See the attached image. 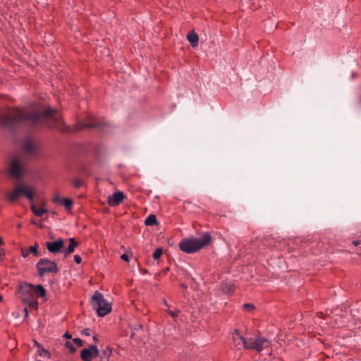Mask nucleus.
<instances>
[{
    "label": "nucleus",
    "mask_w": 361,
    "mask_h": 361,
    "mask_svg": "<svg viewBox=\"0 0 361 361\" xmlns=\"http://www.w3.org/2000/svg\"><path fill=\"white\" fill-rule=\"evenodd\" d=\"M11 112L12 115L4 114L0 117V123L10 130L27 126L30 128L46 127L67 131L66 128L59 127L61 123L64 125V123L55 115L56 110L53 108H42L35 104L28 108L14 107Z\"/></svg>",
    "instance_id": "f257e3e1"
},
{
    "label": "nucleus",
    "mask_w": 361,
    "mask_h": 361,
    "mask_svg": "<svg viewBox=\"0 0 361 361\" xmlns=\"http://www.w3.org/2000/svg\"><path fill=\"white\" fill-rule=\"evenodd\" d=\"M233 340L235 347L239 349L243 347L245 349L255 350L258 353L267 348H269L271 342L264 337L260 336L255 338H245L239 333L238 329H235L233 333Z\"/></svg>",
    "instance_id": "f03ea898"
},
{
    "label": "nucleus",
    "mask_w": 361,
    "mask_h": 361,
    "mask_svg": "<svg viewBox=\"0 0 361 361\" xmlns=\"http://www.w3.org/2000/svg\"><path fill=\"white\" fill-rule=\"evenodd\" d=\"M212 235L204 232L200 238H185L179 243V248L185 253H194L212 243Z\"/></svg>",
    "instance_id": "7ed1b4c3"
},
{
    "label": "nucleus",
    "mask_w": 361,
    "mask_h": 361,
    "mask_svg": "<svg viewBox=\"0 0 361 361\" xmlns=\"http://www.w3.org/2000/svg\"><path fill=\"white\" fill-rule=\"evenodd\" d=\"M91 304L99 317H104L111 310V304L107 302L104 295L97 290L92 296Z\"/></svg>",
    "instance_id": "20e7f679"
},
{
    "label": "nucleus",
    "mask_w": 361,
    "mask_h": 361,
    "mask_svg": "<svg viewBox=\"0 0 361 361\" xmlns=\"http://www.w3.org/2000/svg\"><path fill=\"white\" fill-rule=\"evenodd\" d=\"M35 195V191L33 187H26L20 185L15 188L14 190L8 195L7 198L10 202H15L20 196H25L27 200L32 202Z\"/></svg>",
    "instance_id": "39448f33"
},
{
    "label": "nucleus",
    "mask_w": 361,
    "mask_h": 361,
    "mask_svg": "<svg viewBox=\"0 0 361 361\" xmlns=\"http://www.w3.org/2000/svg\"><path fill=\"white\" fill-rule=\"evenodd\" d=\"M36 267L38 271V275L42 277L45 274H57L59 269L56 263L47 258H41L37 263Z\"/></svg>",
    "instance_id": "423d86ee"
},
{
    "label": "nucleus",
    "mask_w": 361,
    "mask_h": 361,
    "mask_svg": "<svg viewBox=\"0 0 361 361\" xmlns=\"http://www.w3.org/2000/svg\"><path fill=\"white\" fill-rule=\"evenodd\" d=\"M35 285L25 281H20L18 285V293L20 294L21 298H33L35 293Z\"/></svg>",
    "instance_id": "0eeeda50"
},
{
    "label": "nucleus",
    "mask_w": 361,
    "mask_h": 361,
    "mask_svg": "<svg viewBox=\"0 0 361 361\" xmlns=\"http://www.w3.org/2000/svg\"><path fill=\"white\" fill-rule=\"evenodd\" d=\"M46 247L49 252L56 254L63 252L64 241L62 238H59L54 242H47Z\"/></svg>",
    "instance_id": "6e6552de"
},
{
    "label": "nucleus",
    "mask_w": 361,
    "mask_h": 361,
    "mask_svg": "<svg viewBox=\"0 0 361 361\" xmlns=\"http://www.w3.org/2000/svg\"><path fill=\"white\" fill-rule=\"evenodd\" d=\"M101 126V123L95 118H90L85 121H79L75 126V130L77 131L82 130L86 128H97Z\"/></svg>",
    "instance_id": "1a4fd4ad"
},
{
    "label": "nucleus",
    "mask_w": 361,
    "mask_h": 361,
    "mask_svg": "<svg viewBox=\"0 0 361 361\" xmlns=\"http://www.w3.org/2000/svg\"><path fill=\"white\" fill-rule=\"evenodd\" d=\"M126 196L123 192L117 191L108 197V204L111 207L118 206L125 199Z\"/></svg>",
    "instance_id": "9d476101"
},
{
    "label": "nucleus",
    "mask_w": 361,
    "mask_h": 361,
    "mask_svg": "<svg viewBox=\"0 0 361 361\" xmlns=\"http://www.w3.org/2000/svg\"><path fill=\"white\" fill-rule=\"evenodd\" d=\"M9 174L11 177L19 178L23 175V170L18 160L14 159L10 164Z\"/></svg>",
    "instance_id": "9b49d317"
},
{
    "label": "nucleus",
    "mask_w": 361,
    "mask_h": 361,
    "mask_svg": "<svg viewBox=\"0 0 361 361\" xmlns=\"http://www.w3.org/2000/svg\"><path fill=\"white\" fill-rule=\"evenodd\" d=\"M79 245V243H78L74 238H69V245L68 247L63 250L65 254V257L68 256L71 253H73L75 250V248Z\"/></svg>",
    "instance_id": "f8f14e48"
},
{
    "label": "nucleus",
    "mask_w": 361,
    "mask_h": 361,
    "mask_svg": "<svg viewBox=\"0 0 361 361\" xmlns=\"http://www.w3.org/2000/svg\"><path fill=\"white\" fill-rule=\"evenodd\" d=\"M187 39H188V40L189 41V42L190 43L191 46L193 48L197 47L199 37H198V35L194 30L190 31L188 34Z\"/></svg>",
    "instance_id": "ddd939ff"
},
{
    "label": "nucleus",
    "mask_w": 361,
    "mask_h": 361,
    "mask_svg": "<svg viewBox=\"0 0 361 361\" xmlns=\"http://www.w3.org/2000/svg\"><path fill=\"white\" fill-rule=\"evenodd\" d=\"M35 293H34V296H36V297H40V298H45L46 295H47V293H46V290L45 288L43 287L42 285H40V284H38V285H36L35 287Z\"/></svg>",
    "instance_id": "4468645a"
},
{
    "label": "nucleus",
    "mask_w": 361,
    "mask_h": 361,
    "mask_svg": "<svg viewBox=\"0 0 361 361\" xmlns=\"http://www.w3.org/2000/svg\"><path fill=\"white\" fill-rule=\"evenodd\" d=\"M31 210L33 214L39 217L42 216L44 214L47 213V210L44 208H37L34 204L30 206Z\"/></svg>",
    "instance_id": "2eb2a0df"
},
{
    "label": "nucleus",
    "mask_w": 361,
    "mask_h": 361,
    "mask_svg": "<svg viewBox=\"0 0 361 361\" xmlns=\"http://www.w3.org/2000/svg\"><path fill=\"white\" fill-rule=\"evenodd\" d=\"M80 357L83 361H92V353L90 347L88 348H84L81 350Z\"/></svg>",
    "instance_id": "dca6fc26"
},
{
    "label": "nucleus",
    "mask_w": 361,
    "mask_h": 361,
    "mask_svg": "<svg viewBox=\"0 0 361 361\" xmlns=\"http://www.w3.org/2000/svg\"><path fill=\"white\" fill-rule=\"evenodd\" d=\"M221 288L224 293H232L235 290V286L233 283H224L221 285Z\"/></svg>",
    "instance_id": "f3484780"
},
{
    "label": "nucleus",
    "mask_w": 361,
    "mask_h": 361,
    "mask_svg": "<svg viewBox=\"0 0 361 361\" xmlns=\"http://www.w3.org/2000/svg\"><path fill=\"white\" fill-rule=\"evenodd\" d=\"M146 226H154L158 224L157 216L154 214L149 215L145 220Z\"/></svg>",
    "instance_id": "a211bd4d"
},
{
    "label": "nucleus",
    "mask_w": 361,
    "mask_h": 361,
    "mask_svg": "<svg viewBox=\"0 0 361 361\" xmlns=\"http://www.w3.org/2000/svg\"><path fill=\"white\" fill-rule=\"evenodd\" d=\"M23 149L25 152L32 153L35 150V145L30 141H27L23 144Z\"/></svg>",
    "instance_id": "6ab92c4d"
},
{
    "label": "nucleus",
    "mask_w": 361,
    "mask_h": 361,
    "mask_svg": "<svg viewBox=\"0 0 361 361\" xmlns=\"http://www.w3.org/2000/svg\"><path fill=\"white\" fill-rule=\"evenodd\" d=\"M22 300L24 303L27 304L30 307L37 308L38 302L37 300L32 299V298H23Z\"/></svg>",
    "instance_id": "aec40b11"
},
{
    "label": "nucleus",
    "mask_w": 361,
    "mask_h": 361,
    "mask_svg": "<svg viewBox=\"0 0 361 361\" xmlns=\"http://www.w3.org/2000/svg\"><path fill=\"white\" fill-rule=\"evenodd\" d=\"M62 204L64 205L67 210H71L73 204V201L70 198H63Z\"/></svg>",
    "instance_id": "412c9836"
},
{
    "label": "nucleus",
    "mask_w": 361,
    "mask_h": 361,
    "mask_svg": "<svg viewBox=\"0 0 361 361\" xmlns=\"http://www.w3.org/2000/svg\"><path fill=\"white\" fill-rule=\"evenodd\" d=\"M39 245L37 243H35L33 246H30L28 248L29 253H32L34 256L38 257L39 253L38 252Z\"/></svg>",
    "instance_id": "4be33fe9"
},
{
    "label": "nucleus",
    "mask_w": 361,
    "mask_h": 361,
    "mask_svg": "<svg viewBox=\"0 0 361 361\" xmlns=\"http://www.w3.org/2000/svg\"><path fill=\"white\" fill-rule=\"evenodd\" d=\"M162 253H163V249L161 247H158L153 252L152 257L154 258V259L157 260V259H159V257L161 256Z\"/></svg>",
    "instance_id": "5701e85b"
},
{
    "label": "nucleus",
    "mask_w": 361,
    "mask_h": 361,
    "mask_svg": "<svg viewBox=\"0 0 361 361\" xmlns=\"http://www.w3.org/2000/svg\"><path fill=\"white\" fill-rule=\"evenodd\" d=\"M90 348L92 353V357H97L99 356V350L95 345H90Z\"/></svg>",
    "instance_id": "b1692460"
},
{
    "label": "nucleus",
    "mask_w": 361,
    "mask_h": 361,
    "mask_svg": "<svg viewBox=\"0 0 361 361\" xmlns=\"http://www.w3.org/2000/svg\"><path fill=\"white\" fill-rule=\"evenodd\" d=\"M180 313V310L178 309H176L173 311H168V314L171 316L174 319L178 316Z\"/></svg>",
    "instance_id": "393cba45"
},
{
    "label": "nucleus",
    "mask_w": 361,
    "mask_h": 361,
    "mask_svg": "<svg viewBox=\"0 0 361 361\" xmlns=\"http://www.w3.org/2000/svg\"><path fill=\"white\" fill-rule=\"evenodd\" d=\"M104 356L109 357L112 353V348L109 346H107L102 352Z\"/></svg>",
    "instance_id": "a878e982"
},
{
    "label": "nucleus",
    "mask_w": 361,
    "mask_h": 361,
    "mask_svg": "<svg viewBox=\"0 0 361 361\" xmlns=\"http://www.w3.org/2000/svg\"><path fill=\"white\" fill-rule=\"evenodd\" d=\"M255 307L254 306V305L250 304V303H245L243 305V309L248 312H250V311L255 310Z\"/></svg>",
    "instance_id": "bb28decb"
},
{
    "label": "nucleus",
    "mask_w": 361,
    "mask_h": 361,
    "mask_svg": "<svg viewBox=\"0 0 361 361\" xmlns=\"http://www.w3.org/2000/svg\"><path fill=\"white\" fill-rule=\"evenodd\" d=\"M73 185L76 188H79L82 185V181L79 178H75L73 180Z\"/></svg>",
    "instance_id": "cd10ccee"
},
{
    "label": "nucleus",
    "mask_w": 361,
    "mask_h": 361,
    "mask_svg": "<svg viewBox=\"0 0 361 361\" xmlns=\"http://www.w3.org/2000/svg\"><path fill=\"white\" fill-rule=\"evenodd\" d=\"M65 345L67 348L69 349L71 353H75V348L73 345V344L70 341H66Z\"/></svg>",
    "instance_id": "c85d7f7f"
},
{
    "label": "nucleus",
    "mask_w": 361,
    "mask_h": 361,
    "mask_svg": "<svg viewBox=\"0 0 361 361\" xmlns=\"http://www.w3.org/2000/svg\"><path fill=\"white\" fill-rule=\"evenodd\" d=\"M63 197H61L59 195H56L55 196L53 199H52V202L54 204H57V203H61L62 204V201H63Z\"/></svg>",
    "instance_id": "c756f323"
},
{
    "label": "nucleus",
    "mask_w": 361,
    "mask_h": 361,
    "mask_svg": "<svg viewBox=\"0 0 361 361\" xmlns=\"http://www.w3.org/2000/svg\"><path fill=\"white\" fill-rule=\"evenodd\" d=\"M73 343L78 346L80 347L83 345V341L80 338H75L73 339Z\"/></svg>",
    "instance_id": "7c9ffc66"
},
{
    "label": "nucleus",
    "mask_w": 361,
    "mask_h": 361,
    "mask_svg": "<svg viewBox=\"0 0 361 361\" xmlns=\"http://www.w3.org/2000/svg\"><path fill=\"white\" fill-rule=\"evenodd\" d=\"M81 334L85 336H90V329H84L81 331Z\"/></svg>",
    "instance_id": "2f4dec72"
},
{
    "label": "nucleus",
    "mask_w": 361,
    "mask_h": 361,
    "mask_svg": "<svg viewBox=\"0 0 361 361\" xmlns=\"http://www.w3.org/2000/svg\"><path fill=\"white\" fill-rule=\"evenodd\" d=\"M74 261L76 264H80L82 262V258L80 255H74Z\"/></svg>",
    "instance_id": "473e14b6"
},
{
    "label": "nucleus",
    "mask_w": 361,
    "mask_h": 361,
    "mask_svg": "<svg viewBox=\"0 0 361 361\" xmlns=\"http://www.w3.org/2000/svg\"><path fill=\"white\" fill-rule=\"evenodd\" d=\"M121 259L126 262H128L130 260L129 256L126 253H123V255H121Z\"/></svg>",
    "instance_id": "72a5a7b5"
},
{
    "label": "nucleus",
    "mask_w": 361,
    "mask_h": 361,
    "mask_svg": "<svg viewBox=\"0 0 361 361\" xmlns=\"http://www.w3.org/2000/svg\"><path fill=\"white\" fill-rule=\"evenodd\" d=\"M29 254L30 253L28 252V250H23V249L21 250V255L23 257L26 258L27 257H28Z\"/></svg>",
    "instance_id": "f704fd0d"
},
{
    "label": "nucleus",
    "mask_w": 361,
    "mask_h": 361,
    "mask_svg": "<svg viewBox=\"0 0 361 361\" xmlns=\"http://www.w3.org/2000/svg\"><path fill=\"white\" fill-rule=\"evenodd\" d=\"M5 257V251L3 249L0 250V259H2Z\"/></svg>",
    "instance_id": "c9c22d12"
},
{
    "label": "nucleus",
    "mask_w": 361,
    "mask_h": 361,
    "mask_svg": "<svg viewBox=\"0 0 361 361\" xmlns=\"http://www.w3.org/2000/svg\"><path fill=\"white\" fill-rule=\"evenodd\" d=\"M49 355V352L47 350L43 349L42 353H40V355Z\"/></svg>",
    "instance_id": "e433bc0d"
},
{
    "label": "nucleus",
    "mask_w": 361,
    "mask_h": 361,
    "mask_svg": "<svg viewBox=\"0 0 361 361\" xmlns=\"http://www.w3.org/2000/svg\"><path fill=\"white\" fill-rule=\"evenodd\" d=\"M24 312H25V317H28V310H27V307H25L24 310H23Z\"/></svg>",
    "instance_id": "4c0bfd02"
},
{
    "label": "nucleus",
    "mask_w": 361,
    "mask_h": 361,
    "mask_svg": "<svg viewBox=\"0 0 361 361\" xmlns=\"http://www.w3.org/2000/svg\"><path fill=\"white\" fill-rule=\"evenodd\" d=\"M63 337L66 338H71V335H70L68 332H66L64 335H63Z\"/></svg>",
    "instance_id": "58836bf2"
},
{
    "label": "nucleus",
    "mask_w": 361,
    "mask_h": 361,
    "mask_svg": "<svg viewBox=\"0 0 361 361\" xmlns=\"http://www.w3.org/2000/svg\"><path fill=\"white\" fill-rule=\"evenodd\" d=\"M180 286L183 288H188V286L186 283H182L180 284Z\"/></svg>",
    "instance_id": "ea45409f"
},
{
    "label": "nucleus",
    "mask_w": 361,
    "mask_h": 361,
    "mask_svg": "<svg viewBox=\"0 0 361 361\" xmlns=\"http://www.w3.org/2000/svg\"><path fill=\"white\" fill-rule=\"evenodd\" d=\"M163 302L165 307H170L169 305L168 304L167 301L165 299L164 300Z\"/></svg>",
    "instance_id": "a19ab883"
},
{
    "label": "nucleus",
    "mask_w": 361,
    "mask_h": 361,
    "mask_svg": "<svg viewBox=\"0 0 361 361\" xmlns=\"http://www.w3.org/2000/svg\"><path fill=\"white\" fill-rule=\"evenodd\" d=\"M353 243L354 245L357 246L360 243V240H354Z\"/></svg>",
    "instance_id": "79ce46f5"
},
{
    "label": "nucleus",
    "mask_w": 361,
    "mask_h": 361,
    "mask_svg": "<svg viewBox=\"0 0 361 361\" xmlns=\"http://www.w3.org/2000/svg\"><path fill=\"white\" fill-rule=\"evenodd\" d=\"M92 338H93V341H94V342H97V341H99V339H98V337H97V335L94 336Z\"/></svg>",
    "instance_id": "37998d69"
},
{
    "label": "nucleus",
    "mask_w": 361,
    "mask_h": 361,
    "mask_svg": "<svg viewBox=\"0 0 361 361\" xmlns=\"http://www.w3.org/2000/svg\"><path fill=\"white\" fill-rule=\"evenodd\" d=\"M4 244L3 239L0 237V245Z\"/></svg>",
    "instance_id": "c03bdc74"
},
{
    "label": "nucleus",
    "mask_w": 361,
    "mask_h": 361,
    "mask_svg": "<svg viewBox=\"0 0 361 361\" xmlns=\"http://www.w3.org/2000/svg\"><path fill=\"white\" fill-rule=\"evenodd\" d=\"M4 300L3 296L0 295V302H2Z\"/></svg>",
    "instance_id": "a18cd8bd"
},
{
    "label": "nucleus",
    "mask_w": 361,
    "mask_h": 361,
    "mask_svg": "<svg viewBox=\"0 0 361 361\" xmlns=\"http://www.w3.org/2000/svg\"><path fill=\"white\" fill-rule=\"evenodd\" d=\"M167 313H168V311H171L170 307H167V309L165 310Z\"/></svg>",
    "instance_id": "49530a36"
}]
</instances>
